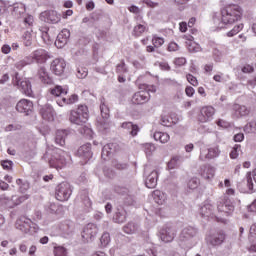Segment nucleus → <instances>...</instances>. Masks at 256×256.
I'll return each instance as SVG.
<instances>
[{"mask_svg":"<svg viewBox=\"0 0 256 256\" xmlns=\"http://www.w3.org/2000/svg\"><path fill=\"white\" fill-rule=\"evenodd\" d=\"M1 165L6 171H11L13 169V161L11 160H3Z\"/></svg>","mask_w":256,"mask_h":256,"instance_id":"obj_54","label":"nucleus"},{"mask_svg":"<svg viewBox=\"0 0 256 256\" xmlns=\"http://www.w3.org/2000/svg\"><path fill=\"white\" fill-rule=\"evenodd\" d=\"M243 30V24H238L234 26V28L227 33L228 37H234V35H237L240 31Z\"/></svg>","mask_w":256,"mask_h":256,"instance_id":"obj_48","label":"nucleus"},{"mask_svg":"<svg viewBox=\"0 0 256 256\" xmlns=\"http://www.w3.org/2000/svg\"><path fill=\"white\" fill-rule=\"evenodd\" d=\"M174 63L178 67H183V65H185V63H187V59H185L184 57L176 58Z\"/></svg>","mask_w":256,"mask_h":256,"instance_id":"obj_59","label":"nucleus"},{"mask_svg":"<svg viewBox=\"0 0 256 256\" xmlns=\"http://www.w3.org/2000/svg\"><path fill=\"white\" fill-rule=\"evenodd\" d=\"M239 149H241V145H239V144H236L233 147L232 151L230 152V158L231 159H237V157H239V152H238Z\"/></svg>","mask_w":256,"mask_h":256,"instance_id":"obj_52","label":"nucleus"},{"mask_svg":"<svg viewBox=\"0 0 256 256\" xmlns=\"http://www.w3.org/2000/svg\"><path fill=\"white\" fill-rule=\"evenodd\" d=\"M69 37H71V32L69 31V29H63V30L57 35V39H56V41H55L56 47H58V49H62V47H63L66 43H68Z\"/></svg>","mask_w":256,"mask_h":256,"instance_id":"obj_17","label":"nucleus"},{"mask_svg":"<svg viewBox=\"0 0 256 256\" xmlns=\"http://www.w3.org/2000/svg\"><path fill=\"white\" fill-rule=\"evenodd\" d=\"M12 83L15 87H18L20 91L26 95L27 97H33V88L31 86V81L25 79H21L19 73L16 72L14 77L12 78Z\"/></svg>","mask_w":256,"mask_h":256,"instance_id":"obj_6","label":"nucleus"},{"mask_svg":"<svg viewBox=\"0 0 256 256\" xmlns=\"http://www.w3.org/2000/svg\"><path fill=\"white\" fill-rule=\"evenodd\" d=\"M83 204L85 205V207H87V209H90L91 205H93L91 199L87 195L83 196Z\"/></svg>","mask_w":256,"mask_h":256,"instance_id":"obj_61","label":"nucleus"},{"mask_svg":"<svg viewBox=\"0 0 256 256\" xmlns=\"http://www.w3.org/2000/svg\"><path fill=\"white\" fill-rule=\"evenodd\" d=\"M145 31H147V27L143 24H138L134 27L132 35L134 37H141Z\"/></svg>","mask_w":256,"mask_h":256,"instance_id":"obj_37","label":"nucleus"},{"mask_svg":"<svg viewBox=\"0 0 256 256\" xmlns=\"http://www.w3.org/2000/svg\"><path fill=\"white\" fill-rule=\"evenodd\" d=\"M114 149H115V144H113V143L106 144L105 146H103L102 158L106 159L105 157H109V155H111V153H113Z\"/></svg>","mask_w":256,"mask_h":256,"instance_id":"obj_35","label":"nucleus"},{"mask_svg":"<svg viewBox=\"0 0 256 256\" xmlns=\"http://www.w3.org/2000/svg\"><path fill=\"white\" fill-rule=\"evenodd\" d=\"M200 215H202V217H206L207 219H216L217 223H227L226 219L215 216L213 213V205L209 203L200 208Z\"/></svg>","mask_w":256,"mask_h":256,"instance_id":"obj_9","label":"nucleus"},{"mask_svg":"<svg viewBox=\"0 0 256 256\" xmlns=\"http://www.w3.org/2000/svg\"><path fill=\"white\" fill-rule=\"evenodd\" d=\"M256 238V223L252 224L250 226V230H249V239L250 241H253V239Z\"/></svg>","mask_w":256,"mask_h":256,"instance_id":"obj_56","label":"nucleus"},{"mask_svg":"<svg viewBox=\"0 0 256 256\" xmlns=\"http://www.w3.org/2000/svg\"><path fill=\"white\" fill-rule=\"evenodd\" d=\"M225 232L218 231L208 237V243L213 247H217V245H222L225 242Z\"/></svg>","mask_w":256,"mask_h":256,"instance_id":"obj_18","label":"nucleus"},{"mask_svg":"<svg viewBox=\"0 0 256 256\" xmlns=\"http://www.w3.org/2000/svg\"><path fill=\"white\" fill-rule=\"evenodd\" d=\"M67 67V63L63 58H56L52 61L50 65V70L54 75L61 76L65 73V68Z\"/></svg>","mask_w":256,"mask_h":256,"instance_id":"obj_11","label":"nucleus"},{"mask_svg":"<svg viewBox=\"0 0 256 256\" xmlns=\"http://www.w3.org/2000/svg\"><path fill=\"white\" fill-rule=\"evenodd\" d=\"M31 63H33V58L26 57L23 60L18 61L15 64V67H16V69H19V71H21V69H23V67H27V65H31Z\"/></svg>","mask_w":256,"mask_h":256,"instance_id":"obj_36","label":"nucleus"},{"mask_svg":"<svg viewBox=\"0 0 256 256\" xmlns=\"http://www.w3.org/2000/svg\"><path fill=\"white\" fill-rule=\"evenodd\" d=\"M212 55H213L214 61H216V63H219L223 57V53L217 48L213 49Z\"/></svg>","mask_w":256,"mask_h":256,"instance_id":"obj_51","label":"nucleus"},{"mask_svg":"<svg viewBox=\"0 0 256 256\" xmlns=\"http://www.w3.org/2000/svg\"><path fill=\"white\" fill-rule=\"evenodd\" d=\"M40 115L45 121H55V110L53 106L46 104L40 108Z\"/></svg>","mask_w":256,"mask_h":256,"instance_id":"obj_15","label":"nucleus"},{"mask_svg":"<svg viewBox=\"0 0 256 256\" xmlns=\"http://www.w3.org/2000/svg\"><path fill=\"white\" fill-rule=\"evenodd\" d=\"M128 11H130V13H134V15H139V13H141V9L135 5L128 7Z\"/></svg>","mask_w":256,"mask_h":256,"instance_id":"obj_62","label":"nucleus"},{"mask_svg":"<svg viewBox=\"0 0 256 256\" xmlns=\"http://www.w3.org/2000/svg\"><path fill=\"white\" fill-rule=\"evenodd\" d=\"M244 131H245V133H256V119L248 122L244 126Z\"/></svg>","mask_w":256,"mask_h":256,"instance_id":"obj_40","label":"nucleus"},{"mask_svg":"<svg viewBox=\"0 0 256 256\" xmlns=\"http://www.w3.org/2000/svg\"><path fill=\"white\" fill-rule=\"evenodd\" d=\"M137 224L135 222H128L125 226H123V231L127 235H133V233H137Z\"/></svg>","mask_w":256,"mask_h":256,"instance_id":"obj_33","label":"nucleus"},{"mask_svg":"<svg viewBox=\"0 0 256 256\" xmlns=\"http://www.w3.org/2000/svg\"><path fill=\"white\" fill-rule=\"evenodd\" d=\"M23 21H24V23H25V25H28L29 27H31V25H33V21H34V19H33V16L32 15H26L25 14V16L23 17Z\"/></svg>","mask_w":256,"mask_h":256,"instance_id":"obj_58","label":"nucleus"},{"mask_svg":"<svg viewBox=\"0 0 256 256\" xmlns=\"http://www.w3.org/2000/svg\"><path fill=\"white\" fill-rule=\"evenodd\" d=\"M218 213H221V215L225 217H229L234 211L235 206L233 205V202H231V199L224 198L218 202Z\"/></svg>","mask_w":256,"mask_h":256,"instance_id":"obj_7","label":"nucleus"},{"mask_svg":"<svg viewBox=\"0 0 256 256\" xmlns=\"http://www.w3.org/2000/svg\"><path fill=\"white\" fill-rule=\"evenodd\" d=\"M199 187V180L198 178H192L188 182V188H190L191 191H195Z\"/></svg>","mask_w":256,"mask_h":256,"instance_id":"obj_50","label":"nucleus"},{"mask_svg":"<svg viewBox=\"0 0 256 256\" xmlns=\"http://www.w3.org/2000/svg\"><path fill=\"white\" fill-rule=\"evenodd\" d=\"M114 167H115V169H118L119 171H125V169L129 168V164L116 162V163H114Z\"/></svg>","mask_w":256,"mask_h":256,"instance_id":"obj_57","label":"nucleus"},{"mask_svg":"<svg viewBox=\"0 0 256 256\" xmlns=\"http://www.w3.org/2000/svg\"><path fill=\"white\" fill-rule=\"evenodd\" d=\"M22 39L25 47H31V45H33V36L31 35V32H24Z\"/></svg>","mask_w":256,"mask_h":256,"instance_id":"obj_38","label":"nucleus"},{"mask_svg":"<svg viewBox=\"0 0 256 256\" xmlns=\"http://www.w3.org/2000/svg\"><path fill=\"white\" fill-rule=\"evenodd\" d=\"M15 229L27 235L28 233H37L39 226L33 223V221L27 216H20L15 222Z\"/></svg>","mask_w":256,"mask_h":256,"instance_id":"obj_3","label":"nucleus"},{"mask_svg":"<svg viewBox=\"0 0 256 256\" xmlns=\"http://www.w3.org/2000/svg\"><path fill=\"white\" fill-rule=\"evenodd\" d=\"M50 93L51 95H54V97H59L56 100L59 107H64V105H73V103H77V101H79V96L77 94H72L69 98L65 97V95L69 93V89L63 88L62 86H55L50 90Z\"/></svg>","mask_w":256,"mask_h":256,"instance_id":"obj_2","label":"nucleus"},{"mask_svg":"<svg viewBox=\"0 0 256 256\" xmlns=\"http://www.w3.org/2000/svg\"><path fill=\"white\" fill-rule=\"evenodd\" d=\"M71 161V155L63 150H57L53 157L49 160L50 167L54 169H63L67 163Z\"/></svg>","mask_w":256,"mask_h":256,"instance_id":"obj_5","label":"nucleus"},{"mask_svg":"<svg viewBox=\"0 0 256 256\" xmlns=\"http://www.w3.org/2000/svg\"><path fill=\"white\" fill-rule=\"evenodd\" d=\"M103 174L107 179H115V171L107 166L103 168Z\"/></svg>","mask_w":256,"mask_h":256,"instance_id":"obj_45","label":"nucleus"},{"mask_svg":"<svg viewBox=\"0 0 256 256\" xmlns=\"http://www.w3.org/2000/svg\"><path fill=\"white\" fill-rule=\"evenodd\" d=\"M241 15H243V9L237 4H230L225 6L221 10V22L218 24V29H227L229 25L237 23L241 20Z\"/></svg>","mask_w":256,"mask_h":256,"instance_id":"obj_1","label":"nucleus"},{"mask_svg":"<svg viewBox=\"0 0 256 256\" xmlns=\"http://www.w3.org/2000/svg\"><path fill=\"white\" fill-rule=\"evenodd\" d=\"M201 175L204 179H213L215 176V168L209 165L202 166Z\"/></svg>","mask_w":256,"mask_h":256,"instance_id":"obj_30","label":"nucleus"},{"mask_svg":"<svg viewBox=\"0 0 256 256\" xmlns=\"http://www.w3.org/2000/svg\"><path fill=\"white\" fill-rule=\"evenodd\" d=\"M69 121L74 125H85L89 121V108L86 105H80L76 110L70 112Z\"/></svg>","mask_w":256,"mask_h":256,"instance_id":"obj_4","label":"nucleus"},{"mask_svg":"<svg viewBox=\"0 0 256 256\" xmlns=\"http://www.w3.org/2000/svg\"><path fill=\"white\" fill-rule=\"evenodd\" d=\"M160 123L163 127H171V121H169V117L167 116H162Z\"/></svg>","mask_w":256,"mask_h":256,"instance_id":"obj_60","label":"nucleus"},{"mask_svg":"<svg viewBox=\"0 0 256 256\" xmlns=\"http://www.w3.org/2000/svg\"><path fill=\"white\" fill-rule=\"evenodd\" d=\"M10 11L11 14L13 15V17H15L16 19H21L23 17H25V4L23 3H14L12 6H10Z\"/></svg>","mask_w":256,"mask_h":256,"instance_id":"obj_19","label":"nucleus"},{"mask_svg":"<svg viewBox=\"0 0 256 256\" xmlns=\"http://www.w3.org/2000/svg\"><path fill=\"white\" fill-rule=\"evenodd\" d=\"M153 197L157 205H163L165 203V200L167 199V196H165V193L153 194Z\"/></svg>","mask_w":256,"mask_h":256,"instance_id":"obj_43","label":"nucleus"},{"mask_svg":"<svg viewBox=\"0 0 256 256\" xmlns=\"http://www.w3.org/2000/svg\"><path fill=\"white\" fill-rule=\"evenodd\" d=\"M78 156H80L82 159H85V161H89V159L93 157V152L91 151V143L82 145L78 149Z\"/></svg>","mask_w":256,"mask_h":256,"instance_id":"obj_22","label":"nucleus"},{"mask_svg":"<svg viewBox=\"0 0 256 256\" xmlns=\"http://www.w3.org/2000/svg\"><path fill=\"white\" fill-rule=\"evenodd\" d=\"M48 211L49 213H59V206L56 204H50Z\"/></svg>","mask_w":256,"mask_h":256,"instance_id":"obj_64","label":"nucleus"},{"mask_svg":"<svg viewBox=\"0 0 256 256\" xmlns=\"http://www.w3.org/2000/svg\"><path fill=\"white\" fill-rule=\"evenodd\" d=\"M160 239L164 243H171V241L175 239V230H173L172 228L162 229L160 231Z\"/></svg>","mask_w":256,"mask_h":256,"instance_id":"obj_23","label":"nucleus"},{"mask_svg":"<svg viewBox=\"0 0 256 256\" xmlns=\"http://www.w3.org/2000/svg\"><path fill=\"white\" fill-rule=\"evenodd\" d=\"M100 111L102 119H104V121L99 122L100 126L102 127V129H109V121H107L109 119V107H107V105L105 104H101Z\"/></svg>","mask_w":256,"mask_h":256,"instance_id":"obj_24","label":"nucleus"},{"mask_svg":"<svg viewBox=\"0 0 256 256\" xmlns=\"http://www.w3.org/2000/svg\"><path fill=\"white\" fill-rule=\"evenodd\" d=\"M57 193H73V186L69 182H62L56 187Z\"/></svg>","mask_w":256,"mask_h":256,"instance_id":"obj_31","label":"nucleus"},{"mask_svg":"<svg viewBox=\"0 0 256 256\" xmlns=\"http://www.w3.org/2000/svg\"><path fill=\"white\" fill-rule=\"evenodd\" d=\"M233 109L235 111L236 117H247V115H249L251 113V109H249L245 105L235 104L233 106Z\"/></svg>","mask_w":256,"mask_h":256,"instance_id":"obj_26","label":"nucleus"},{"mask_svg":"<svg viewBox=\"0 0 256 256\" xmlns=\"http://www.w3.org/2000/svg\"><path fill=\"white\" fill-rule=\"evenodd\" d=\"M16 111L25 115H31L33 113V102L31 100L21 99L16 104Z\"/></svg>","mask_w":256,"mask_h":256,"instance_id":"obj_12","label":"nucleus"},{"mask_svg":"<svg viewBox=\"0 0 256 256\" xmlns=\"http://www.w3.org/2000/svg\"><path fill=\"white\" fill-rule=\"evenodd\" d=\"M197 235V229L193 227L184 228L180 234V240L185 241V239H191V237H195Z\"/></svg>","mask_w":256,"mask_h":256,"instance_id":"obj_29","label":"nucleus"},{"mask_svg":"<svg viewBox=\"0 0 256 256\" xmlns=\"http://www.w3.org/2000/svg\"><path fill=\"white\" fill-rule=\"evenodd\" d=\"M168 51H179V45L175 42H170L168 45Z\"/></svg>","mask_w":256,"mask_h":256,"instance_id":"obj_63","label":"nucleus"},{"mask_svg":"<svg viewBox=\"0 0 256 256\" xmlns=\"http://www.w3.org/2000/svg\"><path fill=\"white\" fill-rule=\"evenodd\" d=\"M147 101H149V92L140 91L132 96V103H134V105H143L147 103Z\"/></svg>","mask_w":256,"mask_h":256,"instance_id":"obj_21","label":"nucleus"},{"mask_svg":"<svg viewBox=\"0 0 256 256\" xmlns=\"http://www.w3.org/2000/svg\"><path fill=\"white\" fill-rule=\"evenodd\" d=\"M177 167H179V156L173 157L168 162V169H177Z\"/></svg>","mask_w":256,"mask_h":256,"instance_id":"obj_49","label":"nucleus"},{"mask_svg":"<svg viewBox=\"0 0 256 256\" xmlns=\"http://www.w3.org/2000/svg\"><path fill=\"white\" fill-rule=\"evenodd\" d=\"M121 127L122 129H126L132 137L137 136V133H139V126H137V124H133V122H124Z\"/></svg>","mask_w":256,"mask_h":256,"instance_id":"obj_27","label":"nucleus"},{"mask_svg":"<svg viewBox=\"0 0 256 256\" xmlns=\"http://www.w3.org/2000/svg\"><path fill=\"white\" fill-rule=\"evenodd\" d=\"M67 135H69V130H57L55 143L63 147L65 145V139H67Z\"/></svg>","mask_w":256,"mask_h":256,"instance_id":"obj_28","label":"nucleus"},{"mask_svg":"<svg viewBox=\"0 0 256 256\" xmlns=\"http://www.w3.org/2000/svg\"><path fill=\"white\" fill-rule=\"evenodd\" d=\"M187 45L189 53H199L201 51V46L195 42H189Z\"/></svg>","mask_w":256,"mask_h":256,"instance_id":"obj_42","label":"nucleus"},{"mask_svg":"<svg viewBox=\"0 0 256 256\" xmlns=\"http://www.w3.org/2000/svg\"><path fill=\"white\" fill-rule=\"evenodd\" d=\"M38 76L40 81L45 85H51V83H53V80L51 79V77H49V72H47L46 67H40V69L38 70Z\"/></svg>","mask_w":256,"mask_h":256,"instance_id":"obj_25","label":"nucleus"},{"mask_svg":"<svg viewBox=\"0 0 256 256\" xmlns=\"http://www.w3.org/2000/svg\"><path fill=\"white\" fill-rule=\"evenodd\" d=\"M213 115H215V108L213 106L202 107L198 115V121L200 123H207V121L213 119Z\"/></svg>","mask_w":256,"mask_h":256,"instance_id":"obj_13","label":"nucleus"},{"mask_svg":"<svg viewBox=\"0 0 256 256\" xmlns=\"http://www.w3.org/2000/svg\"><path fill=\"white\" fill-rule=\"evenodd\" d=\"M55 199H57V201H68L69 198L71 197V194L69 193H55L54 194Z\"/></svg>","mask_w":256,"mask_h":256,"instance_id":"obj_47","label":"nucleus"},{"mask_svg":"<svg viewBox=\"0 0 256 256\" xmlns=\"http://www.w3.org/2000/svg\"><path fill=\"white\" fill-rule=\"evenodd\" d=\"M221 155V150H219V146L211 147L208 149L207 153L204 151L200 152L199 159L200 161H207V159H215Z\"/></svg>","mask_w":256,"mask_h":256,"instance_id":"obj_14","label":"nucleus"},{"mask_svg":"<svg viewBox=\"0 0 256 256\" xmlns=\"http://www.w3.org/2000/svg\"><path fill=\"white\" fill-rule=\"evenodd\" d=\"M55 256H67V249L63 246L54 247Z\"/></svg>","mask_w":256,"mask_h":256,"instance_id":"obj_44","label":"nucleus"},{"mask_svg":"<svg viewBox=\"0 0 256 256\" xmlns=\"http://www.w3.org/2000/svg\"><path fill=\"white\" fill-rule=\"evenodd\" d=\"M152 43H153L154 47L159 48L165 43V40L161 37L154 36L152 39Z\"/></svg>","mask_w":256,"mask_h":256,"instance_id":"obj_53","label":"nucleus"},{"mask_svg":"<svg viewBox=\"0 0 256 256\" xmlns=\"http://www.w3.org/2000/svg\"><path fill=\"white\" fill-rule=\"evenodd\" d=\"M97 233H99V228L95 224H87L82 232V238L84 241L89 243V241H93L95 237H97Z\"/></svg>","mask_w":256,"mask_h":256,"instance_id":"obj_10","label":"nucleus"},{"mask_svg":"<svg viewBox=\"0 0 256 256\" xmlns=\"http://www.w3.org/2000/svg\"><path fill=\"white\" fill-rule=\"evenodd\" d=\"M114 221L115 223H125V221H127V212L125 211L117 212L114 215Z\"/></svg>","mask_w":256,"mask_h":256,"instance_id":"obj_39","label":"nucleus"},{"mask_svg":"<svg viewBox=\"0 0 256 256\" xmlns=\"http://www.w3.org/2000/svg\"><path fill=\"white\" fill-rule=\"evenodd\" d=\"M186 79H187L188 83L193 85V87H197V85H199L197 78L195 76H193L192 74H187Z\"/></svg>","mask_w":256,"mask_h":256,"instance_id":"obj_55","label":"nucleus"},{"mask_svg":"<svg viewBox=\"0 0 256 256\" xmlns=\"http://www.w3.org/2000/svg\"><path fill=\"white\" fill-rule=\"evenodd\" d=\"M116 73L117 75H125L126 73H129V68L125 63V60H121V62L116 65Z\"/></svg>","mask_w":256,"mask_h":256,"instance_id":"obj_34","label":"nucleus"},{"mask_svg":"<svg viewBox=\"0 0 256 256\" xmlns=\"http://www.w3.org/2000/svg\"><path fill=\"white\" fill-rule=\"evenodd\" d=\"M32 63L33 61H36V63H46L47 60L49 59V54L47 53V51L40 49V50H36L32 53Z\"/></svg>","mask_w":256,"mask_h":256,"instance_id":"obj_20","label":"nucleus"},{"mask_svg":"<svg viewBox=\"0 0 256 256\" xmlns=\"http://www.w3.org/2000/svg\"><path fill=\"white\" fill-rule=\"evenodd\" d=\"M155 141H159L160 143H168L170 136L164 132H155L153 135Z\"/></svg>","mask_w":256,"mask_h":256,"instance_id":"obj_32","label":"nucleus"},{"mask_svg":"<svg viewBox=\"0 0 256 256\" xmlns=\"http://www.w3.org/2000/svg\"><path fill=\"white\" fill-rule=\"evenodd\" d=\"M146 175L145 185L148 189H155L157 187V179L159 178V172L157 170L151 171V173L147 174V171L144 172Z\"/></svg>","mask_w":256,"mask_h":256,"instance_id":"obj_16","label":"nucleus"},{"mask_svg":"<svg viewBox=\"0 0 256 256\" xmlns=\"http://www.w3.org/2000/svg\"><path fill=\"white\" fill-rule=\"evenodd\" d=\"M16 183L17 185H19L20 193H25V191H29L30 184L27 181L17 179Z\"/></svg>","mask_w":256,"mask_h":256,"instance_id":"obj_41","label":"nucleus"},{"mask_svg":"<svg viewBox=\"0 0 256 256\" xmlns=\"http://www.w3.org/2000/svg\"><path fill=\"white\" fill-rule=\"evenodd\" d=\"M100 243L102 247H107V244L111 243V236L109 235V233L105 232L104 234H102L100 238Z\"/></svg>","mask_w":256,"mask_h":256,"instance_id":"obj_46","label":"nucleus"},{"mask_svg":"<svg viewBox=\"0 0 256 256\" xmlns=\"http://www.w3.org/2000/svg\"><path fill=\"white\" fill-rule=\"evenodd\" d=\"M40 21L55 25L61 21V16L55 10H46L40 14Z\"/></svg>","mask_w":256,"mask_h":256,"instance_id":"obj_8","label":"nucleus"}]
</instances>
